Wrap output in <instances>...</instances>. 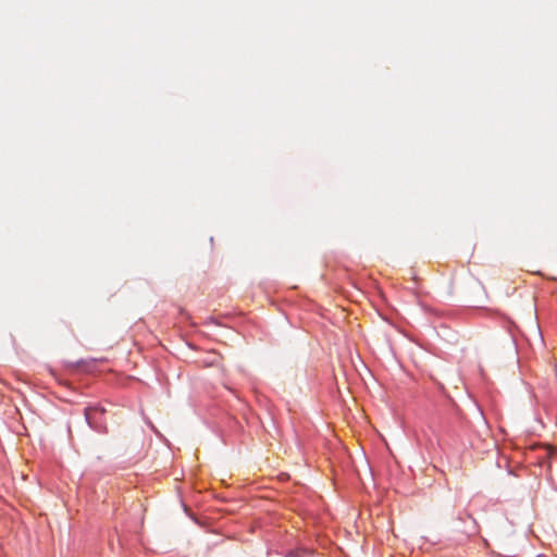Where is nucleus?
<instances>
[{"label": "nucleus", "mask_w": 557, "mask_h": 557, "mask_svg": "<svg viewBox=\"0 0 557 557\" xmlns=\"http://www.w3.org/2000/svg\"><path fill=\"white\" fill-rule=\"evenodd\" d=\"M106 413V409L102 407H87L84 410L85 419L88 423V425L98 431V432H106L107 425L102 419L103 414Z\"/></svg>", "instance_id": "nucleus-1"}]
</instances>
